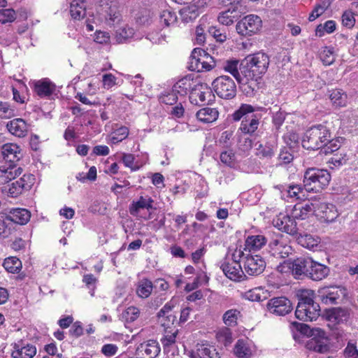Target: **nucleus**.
<instances>
[{
	"instance_id": "nucleus-60",
	"label": "nucleus",
	"mask_w": 358,
	"mask_h": 358,
	"mask_svg": "<svg viewBox=\"0 0 358 358\" xmlns=\"http://www.w3.org/2000/svg\"><path fill=\"white\" fill-rule=\"evenodd\" d=\"M102 83L103 87L107 90L118 85L117 78L112 73L103 74L102 76Z\"/></svg>"
},
{
	"instance_id": "nucleus-46",
	"label": "nucleus",
	"mask_w": 358,
	"mask_h": 358,
	"mask_svg": "<svg viewBox=\"0 0 358 358\" xmlns=\"http://www.w3.org/2000/svg\"><path fill=\"white\" fill-rule=\"evenodd\" d=\"M233 135L234 131L231 130L223 131L218 140L217 145L223 148H229L231 147L234 143Z\"/></svg>"
},
{
	"instance_id": "nucleus-32",
	"label": "nucleus",
	"mask_w": 358,
	"mask_h": 358,
	"mask_svg": "<svg viewBox=\"0 0 358 358\" xmlns=\"http://www.w3.org/2000/svg\"><path fill=\"white\" fill-rule=\"evenodd\" d=\"M30 212L25 208H15L10 210L8 218L12 222L23 225L30 220Z\"/></svg>"
},
{
	"instance_id": "nucleus-6",
	"label": "nucleus",
	"mask_w": 358,
	"mask_h": 358,
	"mask_svg": "<svg viewBox=\"0 0 358 358\" xmlns=\"http://www.w3.org/2000/svg\"><path fill=\"white\" fill-rule=\"evenodd\" d=\"M243 256L244 252L241 249H236L231 255H228L222 262L220 268L229 279L235 282L244 280L245 275L240 264V259Z\"/></svg>"
},
{
	"instance_id": "nucleus-48",
	"label": "nucleus",
	"mask_w": 358,
	"mask_h": 358,
	"mask_svg": "<svg viewBox=\"0 0 358 358\" xmlns=\"http://www.w3.org/2000/svg\"><path fill=\"white\" fill-rule=\"evenodd\" d=\"M106 20L109 25L119 24L122 20V15L119 9L115 6H110Z\"/></svg>"
},
{
	"instance_id": "nucleus-13",
	"label": "nucleus",
	"mask_w": 358,
	"mask_h": 358,
	"mask_svg": "<svg viewBox=\"0 0 358 358\" xmlns=\"http://www.w3.org/2000/svg\"><path fill=\"white\" fill-rule=\"evenodd\" d=\"M273 224L279 230L292 236H297L299 228L292 215L280 213L273 220Z\"/></svg>"
},
{
	"instance_id": "nucleus-56",
	"label": "nucleus",
	"mask_w": 358,
	"mask_h": 358,
	"mask_svg": "<svg viewBox=\"0 0 358 358\" xmlns=\"http://www.w3.org/2000/svg\"><path fill=\"white\" fill-rule=\"evenodd\" d=\"M343 141L344 138L343 137H338L331 140L329 138L327 143L323 147L324 152L331 153L338 150Z\"/></svg>"
},
{
	"instance_id": "nucleus-41",
	"label": "nucleus",
	"mask_w": 358,
	"mask_h": 358,
	"mask_svg": "<svg viewBox=\"0 0 358 358\" xmlns=\"http://www.w3.org/2000/svg\"><path fill=\"white\" fill-rule=\"evenodd\" d=\"M177 334L178 329L176 327L171 330H165V335L161 339L165 352L169 351L170 348L175 345Z\"/></svg>"
},
{
	"instance_id": "nucleus-53",
	"label": "nucleus",
	"mask_w": 358,
	"mask_h": 358,
	"mask_svg": "<svg viewBox=\"0 0 358 358\" xmlns=\"http://www.w3.org/2000/svg\"><path fill=\"white\" fill-rule=\"evenodd\" d=\"M240 312L236 309H230L225 312L223 315L224 323L229 326H235L237 322Z\"/></svg>"
},
{
	"instance_id": "nucleus-19",
	"label": "nucleus",
	"mask_w": 358,
	"mask_h": 358,
	"mask_svg": "<svg viewBox=\"0 0 358 358\" xmlns=\"http://www.w3.org/2000/svg\"><path fill=\"white\" fill-rule=\"evenodd\" d=\"M256 346L248 339H239L234 348V353L238 358H250L256 352Z\"/></svg>"
},
{
	"instance_id": "nucleus-31",
	"label": "nucleus",
	"mask_w": 358,
	"mask_h": 358,
	"mask_svg": "<svg viewBox=\"0 0 358 358\" xmlns=\"http://www.w3.org/2000/svg\"><path fill=\"white\" fill-rule=\"evenodd\" d=\"M36 354V348L31 344L15 345L12 352L13 358H32Z\"/></svg>"
},
{
	"instance_id": "nucleus-1",
	"label": "nucleus",
	"mask_w": 358,
	"mask_h": 358,
	"mask_svg": "<svg viewBox=\"0 0 358 358\" xmlns=\"http://www.w3.org/2000/svg\"><path fill=\"white\" fill-rule=\"evenodd\" d=\"M262 110L263 108L259 106L243 103L239 108L233 113V119L235 121H238L243 118L240 130H241L244 134H252L257 129L259 124V116L255 114V113Z\"/></svg>"
},
{
	"instance_id": "nucleus-40",
	"label": "nucleus",
	"mask_w": 358,
	"mask_h": 358,
	"mask_svg": "<svg viewBox=\"0 0 358 358\" xmlns=\"http://www.w3.org/2000/svg\"><path fill=\"white\" fill-rule=\"evenodd\" d=\"M239 61L238 59H229L223 64V69L225 71L231 74L238 83H242L241 75L238 71Z\"/></svg>"
},
{
	"instance_id": "nucleus-54",
	"label": "nucleus",
	"mask_w": 358,
	"mask_h": 358,
	"mask_svg": "<svg viewBox=\"0 0 358 358\" xmlns=\"http://www.w3.org/2000/svg\"><path fill=\"white\" fill-rule=\"evenodd\" d=\"M159 320L162 327H164L165 330L173 329L174 326V323L176 321V316L173 313H170L168 315H159Z\"/></svg>"
},
{
	"instance_id": "nucleus-30",
	"label": "nucleus",
	"mask_w": 358,
	"mask_h": 358,
	"mask_svg": "<svg viewBox=\"0 0 358 358\" xmlns=\"http://www.w3.org/2000/svg\"><path fill=\"white\" fill-rule=\"evenodd\" d=\"M22 169L15 165L8 166H2L0 167V185L5 184L10 180L15 179L22 173Z\"/></svg>"
},
{
	"instance_id": "nucleus-16",
	"label": "nucleus",
	"mask_w": 358,
	"mask_h": 358,
	"mask_svg": "<svg viewBox=\"0 0 358 358\" xmlns=\"http://www.w3.org/2000/svg\"><path fill=\"white\" fill-rule=\"evenodd\" d=\"M268 311L276 315H285L292 310L291 301L286 297H274L267 303Z\"/></svg>"
},
{
	"instance_id": "nucleus-36",
	"label": "nucleus",
	"mask_w": 358,
	"mask_h": 358,
	"mask_svg": "<svg viewBox=\"0 0 358 358\" xmlns=\"http://www.w3.org/2000/svg\"><path fill=\"white\" fill-rule=\"evenodd\" d=\"M85 3L80 0H73L71 3L70 13L71 17L75 20H80L85 15Z\"/></svg>"
},
{
	"instance_id": "nucleus-64",
	"label": "nucleus",
	"mask_w": 358,
	"mask_h": 358,
	"mask_svg": "<svg viewBox=\"0 0 358 358\" xmlns=\"http://www.w3.org/2000/svg\"><path fill=\"white\" fill-rule=\"evenodd\" d=\"M327 8V5L325 2L317 4L312 13L310 14L308 20L309 21H314L318 17H320Z\"/></svg>"
},
{
	"instance_id": "nucleus-8",
	"label": "nucleus",
	"mask_w": 358,
	"mask_h": 358,
	"mask_svg": "<svg viewBox=\"0 0 358 358\" xmlns=\"http://www.w3.org/2000/svg\"><path fill=\"white\" fill-rule=\"evenodd\" d=\"M310 265H312L311 257H299L293 262L285 261L278 266V270L281 273H286L291 270L295 278H299L302 275L308 277Z\"/></svg>"
},
{
	"instance_id": "nucleus-47",
	"label": "nucleus",
	"mask_w": 358,
	"mask_h": 358,
	"mask_svg": "<svg viewBox=\"0 0 358 358\" xmlns=\"http://www.w3.org/2000/svg\"><path fill=\"white\" fill-rule=\"evenodd\" d=\"M216 338L220 343L224 346L230 345L233 340L231 330L227 327L220 329L216 334Z\"/></svg>"
},
{
	"instance_id": "nucleus-50",
	"label": "nucleus",
	"mask_w": 358,
	"mask_h": 358,
	"mask_svg": "<svg viewBox=\"0 0 358 358\" xmlns=\"http://www.w3.org/2000/svg\"><path fill=\"white\" fill-rule=\"evenodd\" d=\"M235 8H229L227 10L222 11L220 13L217 20L218 22L226 26L231 25L234 22V15H232V13L236 12Z\"/></svg>"
},
{
	"instance_id": "nucleus-45",
	"label": "nucleus",
	"mask_w": 358,
	"mask_h": 358,
	"mask_svg": "<svg viewBox=\"0 0 358 358\" xmlns=\"http://www.w3.org/2000/svg\"><path fill=\"white\" fill-rule=\"evenodd\" d=\"M220 161L229 167H235L238 163L235 154L231 150L222 151L220 154Z\"/></svg>"
},
{
	"instance_id": "nucleus-3",
	"label": "nucleus",
	"mask_w": 358,
	"mask_h": 358,
	"mask_svg": "<svg viewBox=\"0 0 358 358\" xmlns=\"http://www.w3.org/2000/svg\"><path fill=\"white\" fill-rule=\"evenodd\" d=\"M314 292L312 290L302 292L298 303L295 315L303 321L316 320L320 315V306L313 300Z\"/></svg>"
},
{
	"instance_id": "nucleus-4",
	"label": "nucleus",
	"mask_w": 358,
	"mask_h": 358,
	"mask_svg": "<svg viewBox=\"0 0 358 358\" xmlns=\"http://www.w3.org/2000/svg\"><path fill=\"white\" fill-rule=\"evenodd\" d=\"M331 138V132L324 125L313 126L306 131L301 143L307 150H318L323 148Z\"/></svg>"
},
{
	"instance_id": "nucleus-52",
	"label": "nucleus",
	"mask_w": 358,
	"mask_h": 358,
	"mask_svg": "<svg viewBox=\"0 0 358 358\" xmlns=\"http://www.w3.org/2000/svg\"><path fill=\"white\" fill-rule=\"evenodd\" d=\"M247 81L245 83H243L242 84V90L247 96H252L257 89V80L259 78H245Z\"/></svg>"
},
{
	"instance_id": "nucleus-22",
	"label": "nucleus",
	"mask_w": 358,
	"mask_h": 358,
	"mask_svg": "<svg viewBox=\"0 0 358 358\" xmlns=\"http://www.w3.org/2000/svg\"><path fill=\"white\" fill-rule=\"evenodd\" d=\"M197 80L198 79H194L191 75L186 76L174 84L173 90L181 96H185L189 92L192 91V88L196 85Z\"/></svg>"
},
{
	"instance_id": "nucleus-38",
	"label": "nucleus",
	"mask_w": 358,
	"mask_h": 358,
	"mask_svg": "<svg viewBox=\"0 0 358 358\" xmlns=\"http://www.w3.org/2000/svg\"><path fill=\"white\" fill-rule=\"evenodd\" d=\"M152 288V282L148 279L143 278L138 282L136 294L141 298H148L151 294Z\"/></svg>"
},
{
	"instance_id": "nucleus-34",
	"label": "nucleus",
	"mask_w": 358,
	"mask_h": 358,
	"mask_svg": "<svg viewBox=\"0 0 358 358\" xmlns=\"http://www.w3.org/2000/svg\"><path fill=\"white\" fill-rule=\"evenodd\" d=\"M296 236L297 237L298 243L301 245L310 250L317 247L320 242L318 237H314L310 234H302L299 231H298V235Z\"/></svg>"
},
{
	"instance_id": "nucleus-55",
	"label": "nucleus",
	"mask_w": 358,
	"mask_h": 358,
	"mask_svg": "<svg viewBox=\"0 0 358 358\" xmlns=\"http://www.w3.org/2000/svg\"><path fill=\"white\" fill-rule=\"evenodd\" d=\"M139 316V310L136 307H128L122 315V319L126 322H132L135 321Z\"/></svg>"
},
{
	"instance_id": "nucleus-17",
	"label": "nucleus",
	"mask_w": 358,
	"mask_h": 358,
	"mask_svg": "<svg viewBox=\"0 0 358 358\" xmlns=\"http://www.w3.org/2000/svg\"><path fill=\"white\" fill-rule=\"evenodd\" d=\"M244 268L250 275H258L265 268V262L259 255H245Z\"/></svg>"
},
{
	"instance_id": "nucleus-2",
	"label": "nucleus",
	"mask_w": 358,
	"mask_h": 358,
	"mask_svg": "<svg viewBox=\"0 0 358 358\" xmlns=\"http://www.w3.org/2000/svg\"><path fill=\"white\" fill-rule=\"evenodd\" d=\"M269 62L268 55L262 52L248 55L243 61L241 72L245 78H260L266 72Z\"/></svg>"
},
{
	"instance_id": "nucleus-43",
	"label": "nucleus",
	"mask_w": 358,
	"mask_h": 358,
	"mask_svg": "<svg viewBox=\"0 0 358 358\" xmlns=\"http://www.w3.org/2000/svg\"><path fill=\"white\" fill-rule=\"evenodd\" d=\"M160 22L166 27L173 26L177 22V15L169 8L163 10L159 15Z\"/></svg>"
},
{
	"instance_id": "nucleus-26",
	"label": "nucleus",
	"mask_w": 358,
	"mask_h": 358,
	"mask_svg": "<svg viewBox=\"0 0 358 358\" xmlns=\"http://www.w3.org/2000/svg\"><path fill=\"white\" fill-rule=\"evenodd\" d=\"M154 201L149 196H141L137 201H134L129 206V212L133 216H139L141 210H149L152 208Z\"/></svg>"
},
{
	"instance_id": "nucleus-7",
	"label": "nucleus",
	"mask_w": 358,
	"mask_h": 358,
	"mask_svg": "<svg viewBox=\"0 0 358 358\" xmlns=\"http://www.w3.org/2000/svg\"><path fill=\"white\" fill-rule=\"evenodd\" d=\"M215 66L213 58L204 50L194 48L189 57L188 69L192 71L203 72L211 70Z\"/></svg>"
},
{
	"instance_id": "nucleus-39",
	"label": "nucleus",
	"mask_w": 358,
	"mask_h": 358,
	"mask_svg": "<svg viewBox=\"0 0 358 358\" xmlns=\"http://www.w3.org/2000/svg\"><path fill=\"white\" fill-rule=\"evenodd\" d=\"M329 98L332 103L338 107H343L347 105V94L340 89H336L331 92Z\"/></svg>"
},
{
	"instance_id": "nucleus-58",
	"label": "nucleus",
	"mask_w": 358,
	"mask_h": 358,
	"mask_svg": "<svg viewBox=\"0 0 358 358\" xmlns=\"http://www.w3.org/2000/svg\"><path fill=\"white\" fill-rule=\"evenodd\" d=\"M208 281V276L206 275V273H203L200 274L199 276H197L194 279L193 282L187 284L185 289L186 292H191V291L196 289L199 287V284H201L202 282L207 283Z\"/></svg>"
},
{
	"instance_id": "nucleus-24",
	"label": "nucleus",
	"mask_w": 358,
	"mask_h": 358,
	"mask_svg": "<svg viewBox=\"0 0 358 358\" xmlns=\"http://www.w3.org/2000/svg\"><path fill=\"white\" fill-rule=\"evenodd\" d=\"M6 127L12 135L18 138H23L28 133V124L22 118H15L9 121Z\"/></svg>"
},
{
	"instance_id": "nucleus-25",
	"label": "nucleus",
	"mask_w": 358,
	"mask_h": 358,
	"mask_svg": "<svg viewBox=\"0 0 358 358\" xmlns=\"http://www.w3.org/2000/svg\"><path fill=\"white\" fill-rule=\"evenodd\" d=\"M189 356L190 358H220L214 347L203 343H198L196 351L190 352Z\"/></svg>"
},
{
	"instance_id": "nucleus-27",
	"label": "nucleus",
	"mask_w": 358,
	"mask_h": 358,
	"mask_svg": "<svg viewBox=\"0 0 358 358\" xmlns=\"http://www.w3.org/2000/svg\"><path fill=\"white\" fill-rule=\"evenodd\" d=\"M55 91V85L47 78L39 80L34 83V92L41 98L49 97Z\"/></svg>"
},
{
	"instance_id": "nucleus-11",
	"label": "nucleus",
	"mask_w": 358,
	"mask_h": 358,
	"mask_svg": "<svg viewBox=\"0 0 358 358\" xmlns=\"http://www.w3.org/2000/svg\"><path fill=\"white\" fill-rule=\"evenodd\" d=\"M292 251L286 238L281 234H273L268 243L269 253L276 258H286Z\"/></svg>"
},
{
	"instance_id": "nucleus-14",
	"label": "nucleus",
	"mask_w": 358,
	"mask_h": 358,
	"mask_svg": "<svg viewBox=\"0 0 358 358\" xmlns=\"http://www.w3.org/2000/svg\"><path fill=\"white\" fill-rule=\"evenodd\" d=\"M33 175H23L20 179L13 182L6 187V192L10 197L15 198L20 195L24 189H29L34 183Z\"/></svg>"
},
{
	"instance_id": "nucleus-42",
	"label": "nucleus",
	"mask_w": 358,
	"mask_h": 358,
	"mask_svg": "<svg viewBox=\"0 0 358 358\" xmlns=\"http://www.w3.org/2000/svg\"><path fill=\"white\" fill-rule=\"evenodd\" d=\"M3 266L9 273H18L22 268L21 261L15 257H10L4 259Z\"/></svg>"
},
{
	"instance_id": "nucleus-51",
	"label": "nucleus",
	"mask_w": 358,
	"mask_h": 358,
	"mask_svg": "<svg viewBox=\"0 0 358 358\" xmlns=\"http://www.w3.org/2000/svg\"><path fill=\"white\" fill-rule=\"evenodd\" d=\"M320 57L324 65H331L334 63L336 55L334 48L325 47L320 52Z\"/></svg>"
},
{
	"instance_id": "nucleus-12",
	"label": "nucleus",
	"mask_w": 358,
	"mask_h": 358,
	"mask_svg": "<svg viewBox=\"0 0 358 358\" xmlns=\"http://www.w3.org/2000/svg\"><path fill=\"white\" fill-rule=\"evenodd\" d=\"M213 98L214 95L211 88L207 84L200 83L199 80L189 94L191 103L196 105L209 103L213 100Z\"/></svg>"
},
{
	"instance_id": "nucleus-5",
	"label": "nucleus",
	"mask_w": 358,
	"mask_h": 358,
	"mask_svg": "<svg viewBox=\"0 0 358 358\" xmlns=\"http://www.w3.org/2000/svg\"><path fill=\"white\" fill-rule=\"evenodd\" d=\"M330 180V173L327 170L310 168L304 173L303 187L306 192H317L325 188Z\"/></svg>"
},
{
	"instance_id": "nucleus-61",
	"label": "nucleus",
	"mask_w": 358,
	"mask_h": 358,
	"mask_svg": "<svg viewBox=\"0 0 358 358\" xmlns=\"http://www.w3.org/2000/svg\"><path fill=\"white\" fill-rule=\"evenodd\" d=\"M122 160L124 165L132 171H136L139 169V166L134 164L135 157L132 154L123 153Z\"/></svg>"
},
{
	"instance_id": "nucleus-9",
	"label": "nucleus",
	"mask_w": 358,
	"mask_h": 358,
	"mask_svg": "<svg viewBox=\"0 0 358 358\" xmlns=\"http://www.w3.org/2000/svg\"><path fill=\"white\" fill-rule=\"evenodd\" d=\"M262 27V19L254 14L245 16L236 25L237 33L243 36H250L256 34L261 30Z\"/></svg>"
},
{
	"instance_id": "nucleus-37",
	"label": "nucleus",
	"mask_w": 358,
	"mask_h": 358,
	"mask_svg": "<svg viewBox=\"0 0 358 358\" xmlns=\"http://www.w3.org/2000/svg\"><path fill=\"white\" fill-rule=\"evenodd\" d=\"M131 38L138 39L134 34V29L128 26H124L117 29L115 32V39L119 43H124Z\"/></svg>"
},
{
	"instance_id": "nucleus-35",
	"label": "nucleus",
	"mask_w": 358,
	"mask_h": 358,
	"mask_svg": "<svg viewBox=\"0 0 358 358\" xmlns=\"http://www.w3.org/2000/svg\"><path fill=\"white\" fill-rule=\"evenodd\" d=\"M244 299L251 301H264L267 297V292L262 287H255L243 293Z\"/></svg>"
},
{
	"instance_id": "nucleus-21",
	"label": "nucleus",
	"mask_w": 358,
	"mask_h": 358,
	"mask_svg": "<svg viewBox=\"0 0 358 358\" xmlns=\"http://www.w3.org/2000/svg\"><path fill=\"white\" fill-rule=\"evenodd\" d=\"M342 294V290L336 287H324L318 290L321 301L327 305L336 303Z\"/></svg>"
},
{
	"instance_id": "nucleus-15",
	"label": "nucleus",
	"mask_w": 358,
	"mask_h": 358,
	"mask_svg": "<svg viewBox=\"0 0 358 358\" xmlns=\"http://www.w3.org/2000/svg\"><path fill=\"white\" fill-rule=\"evenodd\" d=\"M315 215L324 222H333L338 215L336 206L332 203L313 201Z\"/></svg>"
},
{
	"instance_id": "nucleus-49",
	"label": "nucleus",
	"mask_w": 358,
	"mask_h": 358,
	"mask_svg": "<svg viewBox=\"0 0 358 358\" xmlns=\"http://www.w3.org/2000/svg\"><path fill=\"white\" fill-rule=\"evenodd\" d=\"M275 146L271 144L266 143L263 145L259 144L257 148V155L264 158H271L274 155Z\"/></svg>"
},
{
	"instance_id": "nucleus-28",
	"label": "nucleus",
	"mask_w": 358,
	"mask_h": 358,
	"mask_svg": "<svg viewBox=\"0 0 358 358\" xmlns=\"http://www.w3.org/2000/svg\"><path fill=\"white\" fill-rule=\"evenodd\" d=\"M329 272L327 266L312 259V265H310L308 277L313 280H321L328 275Z\"/></svg>"
},
{
	"instance_id": "nucleus-10",
	"label": "nucleus",
	"mask_w": 358,
	"mask_h": 358,
	"mask_svg": "<svg viewBox=\"0 0 358 358\" xmlns=\"http://www.w3.org/2000/svg\"><path fill=\"white\" fill-rule=\"evenodd\" d=\"M212 86L215 93L222 99H229L236 95V85L234 80L227 76H221L215 78Z\"/></svg>"
},
{
	"instance_id": "nucleus-20",
	"label": "nucleus",
	"mask_w": 358,
	"mask_h": 358,
	"mask_svg": "<svg viewBox=\"0 0 358 358\" xmlns=\"http://www.w3.org/2000/svg\"><path fill=\"white\" fill-rule=\"evenodd\" d=\"M3 159L8 162L15 163L20 159L22 155L19 145L15 143H6L1 148Z\"/></svg>"
},
{
	"instance_id": "nucleus-23",
	"label": "nucleus",
	"mask_w": 358,
	"mask_h": 358,
	"mask_svg": "<svg viewBox=\"0 0 358 358\" xmlns=\"http://www.w3.org/2000/svg\"><path fill=\"white\" fill-rule=\"evenodd\" d=\"M315 207L313 201H307L304 203L296 204L294 206L292 211V217L294 220H305L310 215L315 214Z\"/></svg>"
},
{
	"instance_id": "nucleus-59",
	"label": "nucleus",
	"mask_w": 358,
	"mask_h": 358,
	"mask_svg": "<svg viewBox=\"0 0 358 358\" xmlns=\"http://www.w3.org/2000/svg\"><path fill=\"white\" fill-rule=\"evenodd\" d=\"M166 36L164 33H161V31H150L146 36V38L155 44H159L166 41Z\"/></svg>"
},
{
	"instance_id": "nucleus-62",
	"label": "nucleus",
	"mask_w": 358,
	"mask_h": 358,
	"mask_svg": "<svg viewBox=\"0 0 358 358\" xmlns=\"http://www.w3.org/2000/svg\"><path fill=\"white\" fill-rule=\"evenodd\" d=\"M14 116V110L6 102L0 101V118H10Z\"/></svg>"
},
{
	"instance_id": "nucleus-33",
	"label": "nucleus",
	"mask_w": 358,
	"mask_h": 358,
	"mask_svg": "<svg viewBox=\"0 0 358 358\" xmlns=\"http://www.w3.org/2000/svg\"><path fill=\"white\" fill-rule=\"evenodd\" d=\"M219 115L218 111L213 108H203L196 113L197 119L203 123L215 122Z\"/></svg>"
},
{
	"instance_id": "nucleus-44",
	"label": "nucleus",
	"mask_w": 358,
	"mask_h": 358,
	"mask_svg": "<svg viewBox=\"0 0 358 358\" xmlns=\"http://www.w3.org/2000/svg\"><path fill=\"white\" fill-rule=\"evenodd\" d=\"M129 135V129L127 127L122 126L115 129L110 136L109 142L113 144H116L122 142Z\"/></svg>"
},
{
	"instance_id": "nucleus-18",
	"label": "nucleus",
	"mask_w": 358,
	"mask_h": 358,
	"mask_svg": "<svg viewBox=\"0 0 358 358\" xmlns=\"http://www.w3.org/2000/svg\"><path fill=\"white\" fill-rule=\"evenodd\" d=\"M161 348L155 340H149L141 343L136 348L138 358H155L160 352Z\"/></svg>"
},
{
	"instance_id": "nucleus-57",
	"label": "nucleus",
	"mask_w": 358,
	"mask_h": 358,
	"mask_svg": "<svg viewBox=\"0 0 358 358\" xmlns=\"http://www.w3.org/2000/svg\"><path fill=\"white\" fill-rule=\"evenodd\" d=\"M16 18V13L13 9H2L0 10V22L6 24L13 22Z\"/></svg>"
},
{
	"instance_id": "nucleus-63",
	"label": "nucleus",
	"mask_w": 358,
	"mask_h": 358,
	"mask_svg": "<svg viewBox=\"0 0 358 358\" xmlns=\"http://www.w3.org/2000/svg\"><path fill=\"white\" fill-rule=\"evenodd\" d=\"M344 354L348 358H358V350L355 342L353 341L348 342L345 349Z\"/></svg>"
},
{
	"instance_id": "nucleus-29",
	"label": "nucleus",
	"mask_w": 358,
	"mask_h": 358,
	"mask_svg": "<svg viewBox=\"0 0 358 358\" xmlns=\"http://www.w3.org/2000/svg\"><path fill=\"white\" fill-rule=\"evenodd\" d=\"M266 238L264 236L252 235L248 236L245 241V251L256 252L259 250L266 243Z\"/></svg>"
}]
</instances>
